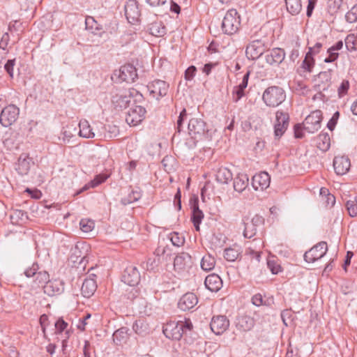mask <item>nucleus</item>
<instances>
[{
  "label": "nucleus",
  "instance_id": "obj_1",
  "mask_svg": "<svg viewBox=\"0 0 357 357\" xmlns=\"http://www.w3.org/2000/svg\"><path fill=\"white\" fill-rule=\"evenodd\" d=\"M192 328V324L190 319L174 321H172L167 323L162 329L163 334L166 337L174 340H179L183 335Z\"/></svg>",
  "mask_w": 357,
  "mask_h": 357
},
{
  "label": "nucleus",
  "instance_id": "obj_2",
  "mask_svg": "<svg viewBox=\"0 0 357 357\" xmlns=\"http://www.w3.org/2000/svg\"><path fill=\"white\" fill-rule=\"evenodd\" d=\"M188 133L195 139H210L212 130L202 119L192 118L188 125Z\"/></svg>",
  "mask_w": 357,
  "mask_h": 357
},
{
  "label": "nucleus",
  "instance_id": "obj_3",
  "mask_svg": "<svg viewBox=\"0 0 357 357\" xmlns=\"http://www.w3.org/2000/svg\"><path fill=\"white\" fill-rule=\"evenodd\" d=\"M286 99V92L279 86H271L266 88L262 94V100L269 107L280 105Z\"/></svg>",
  "mask_w": 357,
  "mask_h": 357
},
{
  "label": "nucleus",
  "instance_id": "obj_4",
  "mask_svg": "<svg viewBox=\"0 0 357 357\" xmlns=\"http://www.w3.org/2000/svg\"><path fill=\"white\" fill-rule=\"evenodd\" d=\"M241 24L240 16L236 9L229 10L222 22V32L227 35H232L238 31Z\"/></svg>",
  "mask_w": 357,
  "mask_h": 357
},
{
  "label": "nucleus",
  "instance_id": "obj_5",
  "mask_svg": "<svg viewBox=\"0 0 357 357\" xmlns=\"http://www.w3.org/2000/svg\"><path fill=\"white\" fill-rule=\"evenodd\" d=\"M146 113L142 105H132L126 114V121L130 126H138L144 120Z\"/></svg>",
  "mask_w": 357,
  "mask_h": 357
},
{
  "label": "nucleus",
  "instance_id": "obj_6",
  "mask_svg": "<svg viewBox=\"0 0 357 357\" xmlns=\"http://www.w3.org/2000/svg\"><path fill=\"white\" fill-rule=\"evenodd\" d=\"M20 109L15 105H9L5 107L0 114V123L6 128L13 125L17 119Z\"/></svg>",
  "mask_w": 357,
  "mask_h": 357
},
{
  "label": "nucleus",
  "instance_id": "obj_7",
  "mask_svg": "<svg viewBox=\"0 0 357 357\" xmlns=\"http://www.w3.org/2000/svg\"><path fill=\"white\" fill-rule=\"evenodd\" d=\"M327 251V243L325 241H321L304 254V260L307 263H313L322 258Z\"/></svg>",
  "mask_w": 357,
  "mask_h": 357
},
{
  "label": "nucleus",
  "instance_id": "obj_8",
  "mask_svg": "<svg viewBox=\"0 0 357 357\" xmlns=\"http://www.w3.org/2000/svg\"><path fill=\"white\" fill-rule=\"evenodd\" d=\"M114 75L120 81L128 83L134 82L137 78V70L132 64L122 66L119 70L114 71Z\"/></svg>",
  "mask_w": 357,
  "mask_h": 357
},
{
  "label": "nucleus",
  "instance_id": "obj_9",
  "mask_svg": "<svg viewBox=\"0 0 357 357\" xmlns=\"http://www.w3.org/2000/svg\"><path fill=\"white\" fill-rule=\"evenodd\" d=\"M321 112L320 110L312 112L304 120L303 130L309 133H314L321 127Z\"/></svg>",
  "mask_w": 357,
  "mask_h": 357
},
{
  "label": "nucleus",
  "instance_id": "obj_10",
  "mask_svg": "<svg viewBox=\"0 0 357 357\" xmlns=\"http://www.w3.org/2000/svg\"><path fill=\"white\" fill-rule=\"evenodd\" d=\"M150 95L153 98L159 100L167 94L169 84L161 79H155L147 85Z\"/></svg>",
  "mask_w": 357,
  "mask_h": 357
},
{
  "label": "nucleus",
  "instance_id": "obj_11",
  "mask_svg": "<svg viewBox=\"0 0 357 357\" xmlns=\"http://www.w3.org/2000/svg\"><path fill=\"white\" fill-rule=\"evenodd\" d=\"M275 119L274 135L276 138H280L288 128L289 116L288 113L278 110L275 114Z\"/></svg>",
  "mask_w": 357,
  "mask_h": 357
},
{
  "label": "nucleus",
  "instance_id": "obj_12",
  "mask_svg": "<svg viewBox=\"0 0 357 357\" xmlns=\"http://www.w3.org/2000/svg\"><path fill=\"white\" fill-rule=\"evenodd\" d=\"M265 52V42L257 39L252 40L246 47L245 54L249 59L255 60Z\"/></svg>",
  "mask_w": 357,
  "mask_h": 357
},
{
  "label": "nucleus",
  "instance_id": "obj_13",
  "mask_svg": "<svg viewBox=\"0 0 357 357\" xmlns=\"http://www.w3.org/2000/svg\"><path fill=\"white\" fill-rule=\"evenodd\" d=\"M112 102L115 108L123 109L130 103L129 90H116L112 95Z\"/></svg>",
  "mask_w": 357,
  "mask_h": 357
},
{
  "label": "nucleus",
  "instance_id": "obj_14",
  "mask_svg": "<svg viewBox=\"0 0 357 357\" xmlns=\"http://www.w3.org/2000/svg\"><path fill=\"white\" fill-rule=\"evenodd\" d=\"M125 15L130 23L135 24L139 22L141 13L136 0H128L126 1Z\"/></svg>",
  "mask_w": 357,
  "mask_h": 357
},
{
  "label": "nucleus",
  "instance_id": "obj_15",
  "mask_svg": "<svg viewBox=\"0 0 357 357\" xmlns=\"http://www.w3.org/2000/svg\"><path fill=\"white\" fill-rule=\"evenodd\" d=\"M229 326V321L224 315L214 316L210 323L211 329L215 335L222 334Z\"/></svg>",
  "mask_w": 357,
  "mask_h": 357
},
{
  "label": "nucleus",
  "instance_id": "obj_16",
  "mask_svg": "<svg viewBox=\"0 0 357 357\" xmlns=\"http://www.w3.org/2000/svg\"><path fill=\"white\" fill-rule=\"evenodd\" d=\"M122 282L129 286L138 284L140 280V275L135 266H129L126 268L122 275Z\"/></svg>",
  "mask_w": 357,
  "mask_h": 357
},
{
  "label": "nucleus",
  "instance_id": "obj_17",
  "mask_svg": "<svg viewBox=\"0 0 357 357\" xmlns=\"http://www.w3.org/2000/svg\"><path fill=\"white\" fill-rule=\"evenodd\" d=\"M285 58V52L282 48H273L265 52L266 61L271 66H278Z\"/></svg>",
  "mask_w": 357,
  "mask_h": 357
},
{
  "label": "nucleus",
  "instance_id": "obj_18",
  "mask_svg": "<svg viewBox=\"0 0 357 357\" xmlns=\"http://www.w3.org/2000/svg\"><path fill=\"white\" fill-rule=\"evenodd\" d=\"M192 208L191 220L194 225L196 231H199V225L204 218V213L199 207V200L197 197L190 199Z\"/></svg>",
  "mask_w": 357,
  "mask_h": 357
},
{
  "label": "nucleus",
  "instance_id": "obj_19",
  "mask_svg": "<svg viewBox=\"0 0 357 357\" xmlns=\"http://www.w3.org/2000/svg\"><path fill=\"white\" fill-rule=\"evenodd\" d=\"M350 167V160L347 156L338 155L333 159L334 170L338 175L345 174L349 170Z\"/></svg>",
  "mask_w": 357,
  "mask_h": 357
},
{
  "label": "nucleus",
  "instance_id": "obj_20",
  "mask_svg": "<svg viewBox=\"0 0 357 357\" xmlns=\"http://www.w3.org/2000/svg\"><path fill=\"white\" fill-rule=\"evenodd\" d=\"M198 302V298L194 293L188 292L182 296L178 302V307L183 311L190 310Z\"/></svg>",
  "mask_w": 357,
  "mask_h": 357
},
{
  "label": "nucleus",
  "instance_id": "obj_21",
  "mask_svg": "<svg viewBox=\"0 0 357 357\" xmlns=\"http://www.w3.org/2000/svg\"><path fill=\"white\" fill-rule=\"evenodd\" d=\"M96 275L91 274L82 282L81 293L84 297L89 298L93 295L97 289V284L95 280Z\"/></svg>",
  "mask_w": 357,
  "mask_h": 357
},
{
  "label": "nucleus",
  "instance_id": "obj_22",
  "mask_svg": "<svg viewBox=\"0 0 357 357\" xmlns=\"http://www.w3.org/2000/svg\"><path fill=\"white\" fill-rule=\"evenodd\" d=\"M31 161L32 158L29 156V154L22 153L15 164V170L22 176L26 175L30 170Z\"/></svg>",
  "mask_w": 357,
  "mask_h": 357
},
{
  "label": "nucleus",
  "instance_id": "obj_23",
  "mask_svg": "<svg viewBox=\"0 0 357 357\" xmlns=\"http://www.w3.org/2000/svg\"><path fill=\"white\" fill-rule=\"evenodd\" d=\"M44 292L50 296L61 294L64 290L63 282L60 280L49 281L43 286Z\"/></svg>",
  "mask_w": 357,
  "mask_h": 357
},
{
  "label": "nucleus",
  "instance_id": "obj_24",
  "mask_svg": "<svg viewBox=\"0 0 357 357\" xmlns=\"http://www.w3.org/2000/svg\"><path fill=\"white\" fill-rule=\"evenodd\" d=\"M270 182L271 177L266 172H262L255 175L252 179V186L256 190L259 188L261 190L266 189L269 186Z\"/></svg>",
  "mask_w": 357,
  "mask_h": 357
},
{
  "label": "nucleus",
  "instance_id": "obj_25",
  "mask_svg": "<svg viewBox=\"0 0 357 357\" xmlns=\"http://www.w3.org/2000/svg\"><path fill=\"white\" fill-rule=\"evenodd\" d=\"M190 264L191 256L187 252H181L174 258V267L178 272L185 271Z\"/></svg>",
  "mask_w": 357,
  "mask_h": 357
},
{
  "label": "nucleus",
  "instance_id": "obj_26",
  "mask_svg": "<svg viewBox=\"0 0 357 357\" xmlns=\"http://www.w3.org/2000/svg\"><path fill=\"white\" fill-rule=\"evenodd\" d=\"M206 287L212 292L218 291L222 287L220 277L215 273L208 275L204 281Z\"/></svg>",
  "mask_w": 357,
  "mask_h": 357
},
{
  "label": "nucleus",
  "instance_id": "obj_27",
  "mask_svg": "<svg viewBox=\"0 0 357 357\" xmlns=\"http://www.w3.org/2000/svg\"><path fill=\"white\" fill-rule=\"evenodd\" d=\"M236 324L238 329L243 331H248L253 328L255 320L250 316L243 315L236 319Z\"/></svg>",
  "mask_w": 357,
  "mask_h": 357
},
{
  "label": "nucleus",
  "instance_id": "obj_28",
  "mask_svg": "<svg viewBox=\"0 0 357 357\" xmlns=\"http://www.w3.org/2000/svg\"><path fill=\"white\" fill-rule=\"evenodd\" d=\"M248 176L245 174H238L234 178V189L235 191L242 192L248 185Z\"/></svg>",
  "mask_w": 357,
  "mask_h": 357
},
{
  "label": "nucleus",
  "instance_id": "obj_29",
  "mask_svg": "<svg viewBox=\"0 0 357 357\" xmlns=\"http://www.w3.org/2000/svg\"><path fill=\"white\" fill-rule=\"evenodd\" d=\"M216 181L222 184H227L233 178L231 172L227 167H220L218 169L216 174Z\"/></svg>",
  "mask_w": 357,
  "mask_h": 357
},
{
  "label": "nucleus",
  "instance_id": "obj_30",
  "mask_svg": "<svg viewBox=\"0 0 357 357\" xmlns=\"http://www.w3.org/2000/svg\"><path fill=\"white\" fill-rule=\"evenodd\" d=\"M128 331L127 327H121L116 330L112 335L114 342L119 345L126 343L129 338Z\"/></svg>",
  "mask_w": 357,
  "mask_h": 357
},
{
  "label": "nucleus",
  "instance_id": "obj_31",
  "mask_svg": "<svg viewBox=\"0 0 357 357\" xmlns=\"http://www.w3.org/2000/svg\"><path fill=\"white\" fill-rule=\"evenodd\" d=\"M149 33L156 37H162L166 34L167 29L162 22H154L149 26Z\"/></svg>",
  "mask_w": 357,
  "mask_h": 357
},
{
  "label": "nucleus",
  "instance_id": "obj_32",
  "mask_svg": "<svg viewBox=\"0 0 357 357\" xmlns=\"http://www.w3.org/2000/svg\"><path fill=\"white\" fill-rule=\"evenodd\" d=\"M317 148L322 151H326L329 149L331 146V139L329 135L326 133H320L317 137Z\"/></svg>",
  "mask_w": 357,
  "mask_h": 357
},
{
  "label": "nucleus",
  "instance_id": "obj_33",
  "mask_svg": "<svg viewBox=\"0 0 357 357\" xmlns=\"http://www.w3.org/2000/svg\"><path fill=\"white\" fill-rule=\"evenodd\" d=\"M79 134L81 137L84 138H93L95 137V133L93 132V130L87 121H80L79 123Z\"/></svg>",
  "mask_w": 357,
  "mask_h": 357
},
{
  "label": "nucleus",
  "instance_id": "obj_34",
  "mask_svg": "<svg viewBox=\"0 0 357 357\" xmlns=\"http://www.w3.org/2000/svg\"><path fill=\"white\" fill-rule=\"evenodd\" d=\"M287 11L292 15H297L302 10L301 0H285Z\"/></svg>",
  "mask_w": 357,
  "mask_h": 357
},
{
  "label": "nucleus",
  "instance_id": "obj_35",
  "mask_svg": "<svg viewBox=\"0 0 357 357\" xmlns=\"http://www.w3.org/2000/svg\"><path fill=\"white\" fill-rule=\"evenodd\" d=\"M132 329L135 333L141 336H145L149 333V327L144 320H137L132 326Z\"/></svg>",
  "mask_w": 357,
  "mask_h": 357
},
{
  "label": "nucleus",
  "instance_id": "obj_36",
  "mask_svg": "<svg viewBox=\"0 0 357 357\" xmlns=\"http://www.w3.org/2000/svg\"><path fill=\"white\" fill-rule=\"evenodd\" d=\"M10 218L13 224L18 225L25 222L28 220V215L22 210L16 209L13 211Z\"/></svg>",
  "mask_w": 357,
  "mask_h": 357
},
{
  "label": "nucleus",
  "instance_id": "obj_37",
  "mask_svg": "<svg viewBox=\"0 0 357 357\" xmlns=\"http://www.w3.org/2000/svg\"><path fill=\"white\" fill-rule=\"evenodd\" d=\"M86 27L89 30H91L92 33L96 35H99L102 36V33H104V31L98 32L102 29V27L100 24H99L92 17H88L85 20Z\"/></svg>",
  "mask_w": 357,
  "mask_h": 357
},
{
  "label": "nucleus",
  "instance_id": "obj_38",
  "mask_svg": "<svg viewBox=\"0 0 357 357\" xmlns=\"http://www.w3.org/2000/svg\"><path fill=\"white\" fill-rule=\"evenodd\" d=\"M246 87L247 86L244 84V83H240L233 88L231 92L233 102H238L245 96V89Z\"/></svg>",
  "mask_w": 357,
  "mask_h": 357
},
{
  "label": "nucleus",
  "instance_id": "obj_39",
  "mask_svg": "<svg viewBox=\"0 0 357 357\" xmlns=\"http://www.w3.org/2000/svg\"><path fill=\"white\" fill-rule=\"evenodd\" d=\"M215 264V260L211 255L204 256L201 261V268L205 271H211Z\"/></svg>",
  "mask_w": 357,
  "mask_h": 357
},
{
  "label": "nucleus",
  "instance_id": "obj_40",
  "mask_svg": "<svg viewBox=\"0 0 357 357\" xmlns=\"http://www.w3.org/2000/svg\"><path fill=\"white\" fill-rule=\"evenodd\" d=\"M247 220H248V218H247L246 220H243V221H244L243 236L245 238H251L256 234L257 227Z\"/></svg>",
  "mask_w": 357,
  "mask_h": 357
},
{
  "label": "nucleus",
  "instance_id": "obj_41",
  "mask_svg": "<svg viewBox=\"0 0 357 357\" xmlns=\"http://www.w3.org/2000/svg\"><path fill=\"white\" fill-rule=\"evenodd\" d=\"M239 248H228L224 251V257L227 261H234L240 255Z\"/></svg>",
  "mask_w": 357,
  "mask_h": 357
},
{
  "label": "nucleus",
  "instance_id": "obj_42",
  "mask_svg": "<svg viewBox=\"0 0 357 357\" xmlns=\"http://www.w3.org/2000/svg\"><path fill=\"white\" fill-rule=\"evenodd\" d=\"M107 178V176L104 174H98L96 176L93 180L91 181L89 183L86 184L81 191L86 190L90 188H96L98 185L105 182Z\"/></svg>",
  "mask_w": 357,
  "mask_h": 357
},
{
  "label": "nucleus",
  "instance_id": "obj_43",
  "mask_svg": "<svg viewBox=\"0 0 357 357\" xmlns=\"http://www.w3.org/2000/svg\"><path fill=\"white\" fill-rule=\"evenodd\" d=\"M345 206L351 217L357 216V197L347 201Z\"/></svg>",
  "mask_w": 357,
  "mask_h": 357
},
{
  "label": "nucleus",
  "instance_id": "obj_44",
  "mask_svg": "<svg viewBox=\"0 0 357 357\" xmlns=\"http://www.w3.org/2000/svg\"><path fill=\"white\" fill-rule=\"evenodd\" d=\"M130 101L133 102V105H139L144 101L143 95L135 89H129Z\"/></svg>",
  "mask_w": 357,
  "mask_h": 357
},
{
  "label": "nucleus",
  "instance_id": "obj_45",
  "mask_svg": "<svg viewBox=\"0 0 357 357\" xmlns=\"http://www.w3.org/2000/svg\"><path fill=\"white\" fill-rule=\"evenodd\" d=\"M344 42L347 50L352 52L356 50L357 37L354 34H349Z\"/></svg>",
  "mask_w": 357,
  "mask_h": 357
},
{
  "label": "nucleus",
  "instance_id": "obj_46",
  "mask_svg": "<svg viewBox=\"0 0 357 357\" xmlns=\"http://www.w3.org/2000/svg\"><path fill=\"white\" fill-rule=\"evenodd\" d=\"M141 197V194L138 191L132 190L126 197L121 199V203L123 205H128L138 201Z\"/></svg>",
  "mask_w": 357,
  "mask_h": 357
},
{
  "label": "nucleus",
  "instance_id": "obj_47",
  "mask_svg": "<svg viewBox=\"0 0 357 357\" xmlns=\"http://www.w3.org/2000/svg\"><path fill=\"white\" fill-rule=\"evenodd\" d=\"M314 65V59L312 52H307L305 59L303 61L302 67L307 71L311 72Z\"/></svg>",
  "mask_w": 357,
  "mask_h": 357
},
{
  "label": "nucleus",
  "instance_id": "obj_48",
  "mask_svg": "<svg viewBox=\"0 0 357 357\" xmlns=\"http://www.w3.org/2000/svg\"><path fill=\"white\" fill-rule=\"evenodd\" d=\"M170 241L173 245L180 247L185 243V238L177 232L170 234Z\"/></svg>",
  "mask_w": 357,
  "mask_h": 357
},
{
  "label": "nucleus",
  "instance_id": "obj_49",
  "mask_svg": "<svg viewBox=\"0 0 357 357\" xmlns=\"http://www.w3.org/2000/svg\"><path fill=\"white\" fill-rule=\"evenodd\" d=\"M68 324L66 321H64L63 317H59L54 324L55 326V333L56 334H61L63 331H68L67 329Z\"/></svg>",
  "mask_w": 357,
  "mask_h": 357
},
{
  "label": "nucleus",
  "instance_id": "obj_50",
  "mask_svg": "<svg viewBox=\"0 0 357 357\" xmlns=\"http://www.w3.org/2000/svg\"><path fill=\"white\" fill-rule=\"evenodd\" d=\"M162 164L167 172L172 171L174 169V165L175 164V159L172 156L166 155L162 160Z\"/></svg>",
  "mask_w": 357,
  "mask_h": 357
},
{
  "label": "nucleus",
  "instance_id": "obj_51",
  "mask_svg": "<svg viewBox=\"0 0 357 357\" xmlns=\"http://www.w3.org/2000/svg\"><path fill=\"white\" fill-rule=\"evenodd\" d=\"M79 225L81 230L87 233L92 231V229L94 228L95 224L94 222L91 220L82 219L79 222Z\"/></svg>",
  "mask_w": 357,
  "mask_h": 357
},
{
  "label": "nucleus",
  "instance_id": "obj_52",
  "mask_svg": "<svg viewBox=\"0 0 357 357\" xmlns=\"http://www.w3.org/2000/svg\"><path fill=\"white\" fill-rule=\"evenodd\" d=\"M85 245L82 244H77L75 248L72 250V257L75 256L76 257V260L75 261H77V260L80 258L79 264L82 263L83 261L85 259V256H82V249H84Z\"/></svg>",
  "mask_w": 357,
  "mask_h": 357
},
{
  "label": "nucleus",
  "instance_id": "obj_53",
  "mask_svg": "<svg viewBox=\"0 0 357 357\" xmlns=\"http://www.w3.org/2000/svg\"><path fill=\"white\" fill-rule=\"evenodd\" d=\"M345 19L349 23L357 21V5L354 6L345 15Z\"/></svg>",
  "mask_w": 357,
  "mask_h": 357
},
{
  "label": "nucleus",
  "instance_id": "obj_54",
  "mask_svg": "<svg viewBox=\"0 0 357 357\" xmlns=\"http://www.w3.org/2000/svg\"><path fill=\"white\" fill-rule=\"evenodd\" d=\"M36 281L38 282V284L43 285L49 282V274L46 271H38L36 275Z\"/></svg>",
  "mask_w": 357,
  "mask_h": 357
},
{
  "label": "nucleus",
  "instance_id": "obj_55",
  "mask_svg": "<svg viewBox=\"0 0 357 357\" xmlns=\"http://www.w3.org/2000/svg\"><path fill=\"white\" fill-rule=\"evenodd\" d=\"M328 56L324 59L325 63H331L337 59L339 53L335 50H332V46L327 50Z\"/></svg>",
  "mask_w": 357,
  "mask_h": 357
},
{
  "label": "nucleus",
  "instance_id": "obj_56",
  "mask_svg": "<svg viewBox=\"0 0 357 357\" xmlns=\"http://www.w3.org/2000/svg\"><path fill=\"white\" fill-rule=\"evenodd\" d=\"M349 89V82L348 80H343L337 89L338 96L340 98L343 97L347 93Z\"/></svg>",
  "mask_w": 357,
  "mask_h": 357
},
{
  "label": "nucleus",
  "instance_id": "obj_57",
  "mask_svg": "<svg viewBox=\"0 0 357 357\" xmlns=\"http://www.w3.org/2000/svg\"><path fill=\"white\" fill-rule=\"evenodd\" d=\"M186 116H187L186 109H183L181 112L178 118L177 122H176V130H177L178 132H180L182 130L183 123L185 119L186 118Z\"/></svg>",
  "mask_w": 357,
  "mask_h": 357
},
{
  "label": "nucleus",
  "instance_id": "obj_58",
  "mask_svg": "<svg viewBox=\"0 0 357 357\" xmlns=\"http://www.w3.org/2000/svg\"><path fill=\"white\" fill-rule=\"evenodd\" d=\"M340 117V112H335L333 116L331 117V119L329 120V121L327 123V128L331 130V131H333L335 128V126L337 123V120Z\"/></svg>",
  "mask_w": 357,
  "mask_h": 357
},
{
  "label": "nucleus",
  "instance_id": "obj_59",
  "mask_svg": "<svg viewBox=\"0 0 357 357\" xmlns=\"http://www.w3.org/2000/svg\"><path fill=\"white\" fill-rule=\"evenodd\" d=\"M38 270V265L36 263H33L31 267L26 268L24 271V274L27 278H31L36 275Z\"/></svg>",
  "mask_w": 357,
  "mask_h": 357
},
{
  "label": "nucleus",
  "instance_id": "obj_60",
  "mask_svg": "<svg viewBox=\"0 0 357 357\" xmlns=\"http://www.w3.org/2000/svg\"><path fill=\"white\" fill-rule=\"evenodd\" d=\"M291 317L292 313L290 310H284L281 312V318L285 326H288V321H291L292 320Z\"/></svg>",
  "mask_w": 357,
  "mask_h": 357
},
{
  "label": "nucleus",
  "instance_id": "obj_61",
  "mask_svg": "<svg viewBox=\"0 0 357 357\" xmlns=\"http://www.w3.org/2000/svg\"><path fill=\"white\" fill-rule=\"evenodd\" d=\"M15 66V59H9L4 66V68L10 77H13V68Z\"/></svg>",
  "mask_w": 357,
  "mask_h": 357
},
{
  "label": "nucleus",
  "instance_id": "obj_62",
  "mask_svg": "<svg viewBox=\"0 0 357 357\" xmlns=\"http://www.w3.org/2000/svg\"><path fill=\"white\" fill-rule=\"evenodd\" d=\"M196 71H197V68L195 66H191L188 67L185 72V79H187V80L192 79L195 77Z\"/></svg>",
  "mask_w": 357,
  "mask_h": 357
},
{
  "label": "nucleus",
  "instance_id": "obj_63",
  "mask_svg": "<svg viewBox=\"0 0 357 357\" xmlns=\"http://www.w3.org/2000/svg\"><path fill=\"white\" fill-rule=\"evenodd\" d=\"M252 303L255 306H261L264 305V300L261 294H256L252 297Z\"/></svg>",
  "mask_w": 357,
  "mask_h": 357
},
{
  "label": "nucleus",
  "instance_id": "obj_64",
  "mask_svg": "<svg viewBox=\"0 0 357 357\" xmlns=\"http://www.w3.org/2000/svg\"><path fill=\"white\" fill-rule=\"evenodd\" d=\"M267 265L273 274H277L280 271V266L274 261H268Z\"/></svg>",
  "mask_w": 357,
  "mask_h": 357
}]
</instances>
